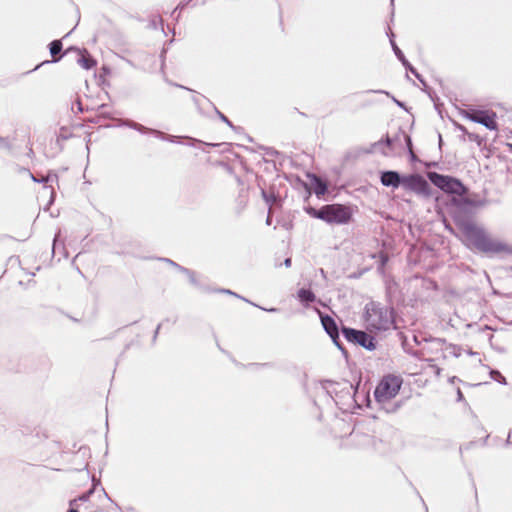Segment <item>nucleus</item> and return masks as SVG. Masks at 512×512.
Listing matches in <instances>:
<instances>
[{"label":"nucleus","instance_id":"f257e3e1","mask_svg":"<svg viewBox=\"0 0 512 512\" xmlns=\"http://www.w3.org/2000/svg\"><path fill=\"white\" fill-rule=\"evenodd\" d=\"M469 244L489 255L507 253L509 246L500 240L485 233L481 228L472 222H460L458 224Z\"/></svg>","mask_w":512,"mask_h":512},{"label":"nucleus","instance_id":"f03ea898","mask_svg":"<svg viewBox=\"0 0 512 512\" xmlns=\"http://www.w3.org/2000/svg\"><path fill=\"white\" fill-rule=\"evenodd\" d=\"M308 214L329 224L345 225L351 222L353 218V209L344 204H327L320 209L309 208Z\"/></svg>","mask_w":512,"mask_h":512},{"label":"nucleus","instance_id":"7ed1b4c3","mask_svg":"<svg viewBox=\"0 0 512 512\" xmlns=\"http://www.w3.org/2000/svg\"><path fill=\"white\" fill-rule=\"evenodd\" d=\"M403 382L404 380L400 374L388 373L383 375L374 390L376 402L381 405L390 403L400 393Z\"/></svg>","mask_w":512,"mask_h":512},{"label":"nucleus","instance_id":"20e7f679","mask_svg":"<svg viewBox=\"0 0 512 512\" xmlns=\"http://www.w3.org/2000/svg\"><path fill=\"white\" fill-rule=\"evenodd\" d=\"M365 322L370 331L386 330L391 324V316L387 309L371 304L366 309Z\"/></svg>","mask_w":512,"mask_h":512},{"label":"nucleus","instance_id":"39448f33","mask_svg":"<svg viewBox=\"0 0 512 512\" xmlns=\"http://www.w3.org/2000/svg\"><path fill=\"white\" fill-rule=\"evenodd\" d=\"M429 178L435 186L447 193L462 196L467 191L466 187L458 179L452 178L450 176H445L434 172L429 174Z\"/></svg>","mask_w":512,"mask_h":512},{"label":"nucleus","instance_id":"423d86ee","mask_svg":"<svg viewBox=\"0 0 512 512\" xmlns=\"http://www.w3.org/2000/svg\"><path fill=\"white\" fill-rule=\"evenodd\" d=\"M402 186L418 194H427L428 182L419 174H412L402 177Z\"/></svg>","mask_w":512,"mask_h":512},{"label":"nucleus","instance_id":"0eeeda50","mask_svg":"<svg viewBox=\"0 0 512 512\" xmlns=\"http://www.w3.org/2000/svg\"><path fill=\"white\" fill-rule=\"evenodd\" d=\"M466 117L471 121L480 123L489 129H496L495 114L487 111L471 110L466 112Z\"/></svg>","mask_w":512,"mask_h":512},{"label":"nucleus","instance_id":"6e6552de","mask_svg":"<svg viewBox=\"0 0 512 512\" xmlns=\"http://www.w3.org/2000/svg\"><path fill=\"white\" fill-rule=\"evenodd\" d=\"M343 333L348 341L359 344L366 348H370L372 345V338L363 331L345 328Z\"/></svg>","mask_w":512,"mask_h":512},{"label":"nucleus","instance_id":"1a4fd4ad","mask_svg":"<svg viewBox=\"0 0 512 512\" xmlns=\"http://www.w3.org/2000/svg\"><path fill=\"white\" fill-rule=\"evenodd\" d=\"M381 183L386 187L398 188L402 185V177L395 171H385L381 174Z\"/></svg>","mask_w":512,"mask_h":512},{"label":"nucleus","instance_id":"9d476101","mask_svg":"<svg viewBox=\"0 0 512 512\" xmlns=\"http://www.w3.org/2000/svg\"><path fill=\"white\" fill-rule=\"evenodd\" d=\"M78 51V59L77 63L84 69L89 70L96 66V60L90 55V53L86 50H77Z\"/></svg>","mask_w":512,"mask_h":512},{"label":"nucleus","instance_id":"9b49d317","mask_svg":"<svg viewBox=\"0 0 512 512\" xmlns=\"http://www.w3.org/2000/svg\"><path fill=\"white\" fill-rule=\"evenodd\" d=\"M321 322L326 330V332L329 334V336L333 339H336L338 337V328L333 318H331L328 315H321Z\"/></svg>","mask_w":512,"mask_h":512},{"label":"nucleus","instance_id":"f8f14e48","mask_svg":"<svg viewBox=\"0 0 512 512\" xmlns=\"http://www.w3.org/2000/svg\"><path fill=\"white\" fill-rule=\"evenodd\" d=\"M311 184L314 189V193L320 197L323 196L327 191V184L318 176L312 175L311 176Z\"/></svg>","mask_w":512,"mask_h":512},{"label":"nucleus","instance_id":"ddd939ff","mask_svg":"<svg viewBox=\"0 0 512 512\" xmlns=\"http://www.w3.org/2000/svg\"><path fill=\"white\" fill-rule=\"evenodd\" d=\"M298 299L300 302L304 304H308L310 302H314L316 299L315 294L309 289H300L297 293Z\"/></svg>","mask_w":512,"mask_h":512},{"label":"nucleus","instance_id":"4468645a","mask_svg":"<svg viewBox=\"0 0 512 512\" xmlns=\"http://www.w3.org/2000/svg\"><path fill=\"white\" fill-rule=\"evenodd\" d=\"M62 50V42L60 40H54L50 43V53L54 58V61H58L59 58L56 57Z\"/></svg>","mask_w":512,"mask_h":512},{"label":"nucleus","instance_id":"2eb2a0df","mask_svg":"<svg viewBox=\"0 0 512 512\" xmlns=\"http://www.w3.org/2000/svg\"><path fill=\"white\" fill-rule=\"evenodd\" d=\"M73 106H76L78 112L83 111L82 103H81L80 99H77ZM72 109H74V107H72Z\"/></svg>","mask_w":512,"mask_h":512},{"label":"nucleus","instance_id":"dca6fc26","mask_svg":"<svg viewBox=\"0 0 512 512\" xmlns=\"http://www.w3.org/2000/svg\"><path fill=\"white\" fill-rule=\"evenodd\" d=\"M285 265L289 267L291 265V259H289V258L286 259L285 260Z\"/></svg>","mask_w":512,"mask_h":512},{"label":"nucleus","instance_id":"f3484780","mask_svg":"<svg viewBox=\"0 0 512 512\" xmlns=\"http://www.w3.org/2000/svg\"><path fill=\"white\" fill-rule=\"evenodd\" d=\"M67 512H78V510H77V509H74V508H71V509H69Z\"/></svg>","mask_w":512,"mask_h":512},{"label":"nucleus","instance_id":"a211bd4d","mask_svg":"<svg viewBox=\"0 0 512 512\" xmlns=\"http://www.w3.org/2000/svg\"><path fill=\"white\" fill-rule=\"evenodd\" d=\"M3 139L0 137V143H2Z\"/></svg>","mask_w":512,"mask_h":512}]
</instances>
